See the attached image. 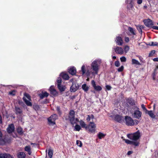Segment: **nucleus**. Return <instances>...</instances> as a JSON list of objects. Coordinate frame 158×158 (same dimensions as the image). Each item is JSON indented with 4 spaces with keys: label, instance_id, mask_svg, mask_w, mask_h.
<instances>
[{
    "label": "nucleus",
    "instance_id": "52",
    "mask_svg": "<svg viewBox=\"0 0 158 158\" xmlns=\"http://www.w3.org/2000/svg\"><path fill=\"white\" fill-rule=\"evenodd\" d=\"M125 41L126 43H128L129 41V38L128 37H125L124 38Z\"/></svg>",
    "mask_w": 158,
    "mask_h": 158
},
{
    "label": "nucleus",
    "instance_id": "57",
    "mask_svg": "<svg viewBox=\"0 0 158 158\" xmlns=\"http://www.w3.org/2000/svg\"><path fill=\"white\" fill-rule=\"evenodd\" d=\"M134 121L135 123V125H136L138 124L139 121L135 119Z\"/></svg>",
    "mask_w": 158,
    "mask_h": 158
},
{
    "label": "nucleus",
    "instance_id": "58",
    "mask_svg": "<svg viewBox=\"0 0 158 158\" xmlns=\"http://www.w3.org/2000/svg\"><path fill=\"white\" fill-rule=\"evenodd\" d=\"M6 158H14V157L13 156H12L10 155V154H8L7 157Z\"/></svg>",
    "mask_w": 158,
    "mask_h": 158
},
{
    "label": "nucleus",
    "instance_id": "41",
    "mask_svg": "<svg viewBox=\"0 0 158 158\" xmlns=\"http://www.w3.org/2000/svg\"><path fill=\"white\" fill-rule=\"evenodd\" d=\"M141 107L143 110L145 112V113L148 110L145 107V106L143 104H142L141 105Z\"/></svg>",
    "mask_w": 158,
    "mask_h": 158
},
{
    "label": "nucleus",
    "instance_id": "32",
    "mask_svg": "<svg viewBox=\"0 0 158 158\" xmlns=\"http://www.w3.org/2000/svg\"><path fill=\"white\" fill-rule=\"evenodd\" d=\"M48 95V94L47 92H45L41 94L40 98H43L44 97H47Z\"/></svg>",
    "mask_w": 158,
    "mask_h": 158
},
{
    "label": "nucleus",
    "instance_id": "38",
    "mask_svg": "<svg viewBox=\"0 0 158 158\" xmlns=\"http://www.w3.org/2000/svg\"><path fill=\"white\" fill-rule=\"evenodd\" d=\"M76 144L78 146L80 147H81L82 146V143L81 141L80 140H77Z\"/></svg>",
    "mask_w": 158,
    "mask_h": 158
},
{
    "label": "nucleus",
    "instance_id": "28",
    "mask_svg": "<svg viewBox=\"0 0 158 158\" xmlns=\"http://www.w3.org/2000/svg\"><path fill=\"white\" fill-rule=\"evenodd\" d=\"M136 28L138 31L141 33H142V29L144 28V26L142 25H139L136 27Z\"/></svg>",
    "mask_w": 158,
    "mask_h": 158
},
{
    "label": "nucleus",
    "instance_id": "14",
    "mask_svg": "<svg viewBox=\"0 0 158 158\" xmlns=\"http://www.w3.org/2000/svg\"><path fill=\"white\" fill-rule=\"evenodd\" d=\"M49 90L51 94L54 96L57 95L58 94L57 92L55 89L54 86H52L50 87Z\"/></svg>",
    "mask_w": 158,
    "mask_h": 158
},
{
    "label": "nucleus",
    "instance_id": "60",
    "mask_svg": "<svg viewBox=\"0 0 158 158\" xmlns=\"http://www.w3.org/2000/svg\"><path fill=\"white\" fill-rule=\"evenodd\" d=\"M26 96L29 100H30V97L29 95L27 94L26 95Z\"/></svg>",
    "mask_w": 158,
    "mask_h": 158
},
{
    "label": "nucleus",
    "instance_id": "37",
    "mask_svg": "<svg viewBox=\"0 0 158 158\" xmlns=\"http://www.w3.org/2000/svg\"><path fill=\"white\" fill-rule=\"evenodd\" d=\"M129 47L127 45H126L124 47V50L125 52L127 53L129 50Z\"/></svg>",
    "mask_w": 158,
    "mask_h": 158
},
{
    "label": "nucleus",
    "instance_id": "2",
    "mask_svg": "<svg viewBox=\"0 0 158 158\" xmlns=\"http://www.w3.org/2000/svg\"><path fill=\"white\" fill-rule=\"evenodd\" d=\"M127 137L132 140L136 141L140 137V133L139 131H138L134 133L127 134Z\"/></svg>",
    "mask_w": 158,
    "mask_h": 158
},
{
    "label": "nucleus",
    "instance_id": "10",
    "mask_svg": "<svg viewBox=\"0 0 158 158\" xmlns=\"http://www.w3.org/2000/svg\"><path fill=\"white\" fill-rule=\"evenodd\" d=\"M143 22L145 25L149 27H151L153 24L152 21L149 19L144 20Z\"/></svg>",
    "mask_w": 158,
    "mask_h": 158
},
{
    "label": "nucleus",
    "instance_id": "50",
    "mask_svg": "<svg viewBox=\"0 0 158 158\" xmlns=\"http://www.w3.org/2000/svg\"><path fill=\"white\" fill-rule=\"evenodd\" d=\"M114 64L116 67H118L120 65V63L118 61H116L114 63Z\"/></svg>",
    "mask_w": 158,
    "mask_h": 158
},
{
    "label": "nucleus",
    "instance_id": "22",
    "mask_svg": "<svg viewBox=\"0 0 158 158\" xmlns=\"http://www.w3.org/2000/svg\"><path fill=\"white\" fill-rule=\"evenodd\" d=\"M58 89L61 92H63L65 89L66 87L64 85H61V84L57 85Z\"/></svg>",
    "mask_w": 158,
    "mask_h": 158
},
{
    "label": "nucleus",
    "instance_id": "62",
    "mask_svg": "<svg viewBox=\"0 0 158 158\" xmlns=\"http://www.w3.org/2000/svg\"><path fill=\"white\" fill-rule=\"evenodd\" d=\"M2 123V117L0 115V124H1Z\"/></svg>",
    "mask_w": 158,
    "mask_h": 158
},
{
    "label": "nucleus",
    "instance_id": "44",
    "mask_svg": "<svg viewBox=\"0 0 158 158\" xmlns=\"http://www.w3.org/2000/svg\"><path fill=\"white\" fill-rule=\"evenodd\" d=\"M158 69V66H157L156 67V68L155 69V70H154V73H153V79L154 80H155V77H154V76L155 75H156V71Z\"/></svg>",
    "mask_w": 158,
    "mask_h": 158
},
{
    "label": "nucleus",
    "instance_id": "55",
    "mask_svg": "<svg viewBox=\"0 0 158 158\" xmlns=\"http://www.w3.org/2000/svg\"><path fill=\"white\" fill-rule=\"evenodd\" d=\"M151 28H153V29L158 30V27L156 26H152Z\"/></svg>",
    "mask_w": 158,
    "mask_h": 158
},
{
    "label": "nucleus",
    "instance_id": "46",
    "mask_svg": "<svg viewBox=\"0 0 158 158\" xmlns=\"http://www.w3.org/2000/svg\"><path fill=\"white\" fill-rule=\"evenodd\" d=\"M155 51L154 50H152L151 52L149 53V56H152L155 53Z\"/></svg>",
    "mask_w": 158,
    "mask_h": 158
},
{
    "label": "nucleus",
    "instance_id": "21",
    "mask_svg": "<svg viewBox=\"0 0 158 158\" xmlns=\"http://www.w3.org/2000/svg\"><path fill=\"white\" fill-rule=\"evenodd\" d=\"M94 118V117L93 115L91 114L90 115H88L86 118V120L87 121L89 122L92 120V122L93 121V120Z\"/></svg>",
    "mask_w": 158,
    "mask_h": 158
},
{
    "label": "nucleus",
    "instance_id": "7",
    "mask_svg": "<svg viewBox=\"0 0 158 158\" xmlns=\"http://www.w3.org/2000/svg\"><path fill=\"white\" fill-rule=\"evenodd\" d=\"M96 128V125L93 122H90L88 126L86 127V128L88 129L89 131L91 133L95 132Z\"/></svg>",
    "mask_w": 158,
    "mask_h": 158
},
{
    "label": "nucleus",
    "instance_id": "54",
    "mask_svg": "<svg viewBox=\"0 0 158 158\" xmlns=\"http://www.w3.org/2000/svg\"><path fill=\"white\" fill-rule=\"evenodd\" d=\"M106 88L108 90H110L111 89V87L110 85H106Z\"/></svg>",
    "mask_w": 158,
    "mask_h": 158
},
{
    "label": "nucleus",
    "instance_id": "63",
    "mask_svg": "<svg viewBox=\"0 0 158 158\" xmlns=\"http://www.w3.org/2000/svg\"><path fill=\"white\" fill-rule=\"evenodd\" d=\"M57 110L59 112L60 111V108L59 107H57Z\"/></svg>",
    "mask_w": 158,
    "mask_h": 158
},
{
    "label": "nucleus",
    "instance_id": "11",
    "mask_svg": "<svg viewBox=\"0 0 158 158\" xmlns=\"http://www.w3.org/2000/svg\"><path fill=\"white\" fill-rule=\"evenodd\" d=\"M91 84L94 89L97 91H100L102 89V88L99 85H96L95 81L94 80L91 81Z\"/></svg>",
    "mask_w": 158,
    "mask_h": 158
},
{
    "label": "nucleus",
    "instance_id": "30",
    "mask_svg": "<svg viewBox=\"0 0 158 158\" xmlns=\"http://www.w3.org/2000/svg\"><path fill=\"white\" fill-rule=\"evenodd\" d=\"M48 151V155L50 158H52L53 155V151L51 149H49Z\"/></svg>",
    "mask_w": 158,
    "mask_h": 158
},
{
    "label": "nucleus",
    "instance_id": "9",
    "mask_svg": "<svg viewBox=\"0 0 158 158\" xmlns=\"http://www.w3.org/2000/svg\"><path fill=\"white\" fill-rule=\"evenodd\" d=\"M15 129V128L14 124H11L9 125L6 129V131L8 133L10 134L14 131Z\"/></svg>",
    "mask_w": 158,
    "mask_h": 158
},
{
    "label": "nucleus",
    "instance_id": "16",
    "mask_svg": "<svg viewBox=\"0 0 158 158\" xmlns=\"http://www.w3.org/2000/svg\"><path fill=\"white\" fill-rule=\"evenodd\" d=\"M69 72L72 75H75L76 73V70L75 68L73 67H71L68 69Z\"/></svg>",
    "mask_w": 158,
    "mask_h": 158
},
{
    "label": "nucleus",
    "instance_id": "42",
    "mask_svg": "<svg viewBox=\"0 0 158 158\" xmlns=\"http://www.w3.org/2000/svg\"><path fill=\"white\" fill-rule=\"evenodd\" d=\"M56 81L57 83V85H59V84L60 85L61 82V78L60 77H58Z\"/></svg>",
    "mask_w": 158,
    "mask_h": 158
},
{
    "label": "nucleus",
    "instance_id": "34",
    "mask_svg": "<svg viewBox=\"0 0 158 158\" xmlns=\"http://www.w3.org/2000/svg\"><path fill=\"white\" fill-rule=\"evenodd\" d=\"M127 8L129 10H131L133 8V6L132 3L127 4Z\"/></svg>",
    "mask_w": 158,
    "mask_h": 158
},
{
    "label": "nucleus",
    "instance_id": "3",
    "mask_svg": "<svg viewBox=\"0 0 158 158\" xmlns=\"http://www.w3.org/2000/svg\"><path fill=\"white\" fill-rule=\"evenodd\" d=\"M75 112L73 110H70L69 114V115L68 119L71 123L73 125L74 124L76 123V121H78V120L77 118H76L75 119Z\"/></svg>",
    "mask_w": 158,
    "mask_h": 158
},
{
    "label": "nucleus",
    "instance_id": "29",
    "mask_svg": "<svg viewBox=\"0 0 158 158\" xmlns=\"http://www.w3.org/2000/svg\"><path fill=\"white\" fill-rule=\"evenodd\" d=\"M82 87L83 90L85 92H87L88 90L89 87L85 84L83 85Z\"/></svg>",
    "mask_w": 158,
    "mask_h": 158
},
{
    "label": "nucleus",
    "instance_id": "53",
    "mask_svg": "<svg viewBox=\"0 0 158 158\" xmlns=\"http://www.w3.org/2000/svg\"><path fill=\"white\" fill-rule=\"evenodd\" d=\"M143 2L142 0H137V3L138 4H141Z\"/></svg>",
    "mask_w": 158,
    "mask_h": 158
},
{
    "label": "nucleus",
    "instance_id": "40",
    "mask_svg": "<svg viewBox=\"0 0 158 158\" xmlns=\"http://www.w3.org/2000/svg\"><path fill=\"white\" fill-rule=\"evenodd\" d=\"M149 45L150 46H156L158 45V43L156 42H152L151 43H150L149 44Z\"/></svg>",
    "mask_w": 158,
    "mask_h": 158
},
{
    "label": "nucleus",
    "instance_id": "31",
    "mask_svg": "<svg viewBox=\"0 0 158 158\" xmlns=\"http://www.w3.org/2000/svg\"><path fill=\"white\" fill-rule=\"evenodd\" d=\"M105 135L104 134L101 132H99L98 135V136L99 139H102V138H103Z\"/></svg>",
    "mask_w": 158,
    "mask_h": 158
},
{
    "label": "nucleus",
    "instance_id": "4",
    "mask_svg": "<svg viewBox=\"0 0 158 158\" xmlns=\"http://www.w3.org/2000/svg\"><path fill=\"white\" fill-rule=\"evenodd\" d=\"M126 124L128 126H133L135 125V123L133 119L130 117L126 116L125 118Z\"/></svg>",
    "mask_w": 158,
    "mask_h": 158
},
{
    "label": "nucleus",
    "instance_id": "20",
    "mask_svg": "<svg viewBox=\"0 0 158 158\" xmlns=\"http://www.w3.org/2000/svg\"><path fill=\"white\" fill-rule=\"evenodd\" d=\"M17 157L18 158H25L26 155L23 152H19L18 154Z\"/></svg>",
    "mask_w": 158,
    "mask_h": 158
},
{
    "label": "nucleus",
    "instance_id": "43",
    "mask_svg": "<svg viewBox=\"0 0 158 158\" xmlns=\"http://www.w3.org/2000/svg\"><path fill=\"white\" fill-rule=\"evenodd\" d=\"M120 60L122 62H125L126 61V58L125 56H122L120 58Z\"/></svg>",
    "mask_w": 158,
    "mask_h": 158
},
{
    "label": "nucleus",
    "instance_id": "45",
    "mask_svg": "<svg viewBox=\"0 0 158 158\" xmlns=\"http://www.w3.org/2000/svg\"><path fill=\"white\" fill-rule=\"evenodd\" d=\"M33 107L34 109L36 110H38L40 108L39 106L37 105H34Z\"/></svg>",
    "mask_w": 158,
    "mask_h": 158
},
{
    "label": "nucleus",
    "instance_id": "25",
    "mask_svg": "<svg viewBox=\"0 0 158 158\" xmlns=\"http://www.w3.org/2000/svg\"><path fill=\"white\" fill-rule=\"evenodd\" d=\"M132 64H135L137 65H141V64L138 60L134 59H132Z\"/></svg>",
    "mask_w": 158,
    "mask_h": 158
},
{
    "label": "nucleus",
    "instance_id": "13",
    "mask_svg": "<svg viewBox=\"0 0 158 158\" xmlns=\"http://www.w3.org/2000/svg\"><path fill=\"white\" fill-rule=\"evenodd\" d=\"M115 52L119 54H122L124 53V50L122 48L118 46L114 48Z\"/></svg>",
    "mask_w": 158,
    "mask_h": 158
},
{
    "label": "nucleus",
    "instance_id": "47",
    "mask_svg": "<svg viewBox=\"0 0 158 158\" xmlns=\"http://www.w3.org/2000/svg\"><path fill=\"white\" fill-rule=\"evenodd\" d=\"M125 142L128 144H132V141H130L128 139H125Z\"/></svg>",
    "mask_w": 158,
    "mask_h": 158
},
{
    "label": "nucleus",
    "instance_id": "15",
    "mask_svg": "<svg viewBox=\"0 0 158 158\" xmlns=\"http://www.w3.org/2000/svg\"><path fill=\"white\" fill-rule=\"evenodd\" d=\"M113 118L115 120L121 123L122 122L123 118L120 115H116L113 116Z\"/></svg>",
    "mask_w": 158,
    "mask_h": 158
},
{
    "label": "nucleus",
    "instance_id": "49",
    "mask_svg": "<svg viewBox=\"0 0 158 158\" xmlns=\"http://www.w3.org/2000/svg\"><path fill=\"white\" fill-rule=\"evenodd\" d=\"M123 69H124L123 66H121L118 69V71L119 72H122V71H123Z\"/></svg>",
    "mask_w": 158,
    "mask_h": 158
},
{
    "label": "nucleus",
    "instance_id": "24",
    "mask_svg": "<svg viewBox=\"0 0 158 158\" xmlns=\"http://www.w3.org/2000/svg\"><path fill=\"white\" fill-rule=\"evenodd\" d=\"M23 99L24 102H25L26 104L29 106H32L31 103L29 101L30 100H27L25 98L23 97Z\"/></svg>",
    "mask_w": 158,
    "mask_h": 158
},
{
    "label": "nucleus",
    "instance_id": "5",
    "mask_svg": "<svg viewBox=\"0 0 158 158\" xmlns=\"http://www.w3.org/2000/svg\"><path fill=\"white\" fill-rule=\"evenodd\" d=\"M57 118V116L56 114L52 115L48 118L49 124L50 125H54L55 124V120Z\"/></svg>",
    "mask_w": 158,
    "mask_h": 158
},
{
    "label": "nucleus",
    "instance_id": "36",
    "mask_svg": "<svg viewBox=\"0 0 158 158\" xmlns=\"http://www.w3.org/2000/svg\"><path fill=\"white\" fill-rule=\"evenodd\" d=\"M80 124L81 125L82 127L83 128H85L86 127V124L85 123V122L82 120H81L80 122Z\"/></svg>",
    "mask_w": 158,
    "mask_h": 158
},
{
    "label": "nucleus",
    "instance_id": "64",
    "mask_svg": "<svg viewBox=\"0 0 158 158\" xmlns=\"http://www.w3.org/2000/svg\"><path fill=\"white\" fill-rule=\"evenodd\" d=\"M155 106H156V104H154L153 105V110H154L155 108Z\"/></svg>",
    "mask_w": 158,
    "mask_h": 158
},
{
    "label": "nucleus",
    "instance_id": "23",
    "mask_svg": "<svg viewBox=\"0 0 158 158\" xmlns=\"http://www.w3.org/2000/svg\"><path fill=\"white\" fill-rule=\"evenodd\" d=\"M24 150L25 151L27 152L28 154L29 155H31V147L30 146H27L25 147L24 148Z\"/></svg>",
    "mask_w": 158,
    "mask_h": 158
},
{
    "label": "nucleus",
    "instance_id": "56",
    "mask_svg": "<svg viewBox=\"0 0 158 158\" xmlns=\"http://www.w3.org/2000/svg\"><path fill=\"white\" fill-rule=\"evenodd\" d=\"M127 4H130L132 3V0H126Z\"/></svg>",
    "mask_w": 158,
    "mask_h": 158
},
{
    "label": "nucleus",
    "instance_id": "1",
    "mask_svg": "<svg viewBox=\"0 0 158 158\" xmlns=\"http://www.w3.org/2000/svg\"><path fill=\"white\" fill-rule=\"evenodd\" d=\"M101 63L100 59H96L91 63L90 65L87 66L86 68L85 65H83L81 68V71L82 74L86 73L87 75H89L90 74L93 75L97 74L99 70V68Z\"/></svg>",
    "mask_w": 158,
    "mask_h": 158
},
{
    "label": "nucleus",
    "instance_id": "33",
    "mask_svg": "<svg viewBox=\"0 0 158 158\" xmlns=\"http://www.w3.org/2000/svg\"><path fill=\"white\" fill-rule=\"evenodd\" d=\"M8 154L0 153V158H6Z\"/></svg>",
    "mask_w": 158,
    "mask_h": 158
},
{
    "label": "nucleus",
    "instance_id": "19",
    "mask_svg": "<svg viewBox=\"0 0 158 158\" xmlns=\"http://www.w3.org/2000/svg\"><path fill=\"white\" fill-rule=\"evenodd\" d=\"M15 113L17 114H21L22 113V109L19 107L15 106Z\"/></svg>",
    "mask_w": 158,
    "mask_h": 158
},
{
    "label": "nucleus",
    "instance_id": "39",
    "mask_svg": "<svg viewBox=\"0 0 158 158\" xmlns=\"http://www.w3.org/2000/svg\"><path fill=\"white\" fill-rule=\"evenodd\" d=\"M75 128L76 131H79L81 129V127L80 126L78 125H76L75 126Z\"/></svg>",
    "mask_w": 158,
    "mask_h": 158
},
{
    "label": "nucleus",
    "instance_id": "17",
    "mask_svg": "<svg viewBox=\"0 0 158 158\" xmlns=\"http://www.w3.org/2000/svg\"><path fill=\"white\" fill-rule=\"evenodd\" d=\"M60 76L65 80H68L69 78L68 75L66 73H62L60 74Z\"/></svg>",
    "mask_w": 158,
    "mask_h": 158
},
{
    "label": "nucleus",
    "instance_id": "8",
    "mask_svg": "<svg viewBox=\"0 0 158 158\" xmlns=\"http://www.w3.org/2000/svg\"><path fill=\"white\" fill-rule=\"evenodd\" d=\"M79 86L78 84L75 82H73L70 88V91L72 92H75L78 89Z\"/></svg>",
    "mask_w": 158,
    "mask_h": 158
},
{
    "label": "nucleus",
    "instance_id": "51",
    "mask_svg": "<svg viewBox=\"0 0 158 158\" xmlns=\"http://www.w3.org/2000/svg\"><path fill=\"white\" fill-rule=\"evenodd\" d=\"M9 94L12 95H15V90H13L9 93Z\"/></svg>",
    "mask_w": 158,
    "mask_h": 158
},
{
    "label": "nucleus",
    "instance_id": "27",
    "mask_svg": "<svg viewBox=\"0 0 158 158\" xmlns=\"http://www.w3.org/2000/svg\"><path fill=\"white\" fill-rule=\"evenodd\" d=\"M128 30L130 31L132 35H135L136 34V32L135 30L134 29L132 28L131 27H129Z\"/></svg>",
    "mask_w": 158,
    "mask_h": 158
},
{
    "label": "nucleus",
    "instance_id": "18",
    "mask_svg": "<svg viewBox=\"0 0 158 158\" xmlns=\"http://www.w3.org/2000/svg\"><path fill=\"white\" fill-rule=\"evenodd\" d=\"M145 113L148 114L152 118H155V115L154 114L152 111V110H148Z\"/></svg>",
    "mask_w": 158,
    "mask_h": 158
},
{
    "label": "nucleus",
    "instance_id": "35",
    "mask_svg": "<svg viewBox=\"0 0 158 158\" xmlns=\"http://www.w3.org/2000/svg\"><path fill=\"white\" fill-rule=\"evenodd\" d=\"M17 131L18 133L20 135L23 134V129L21 127H18L17 129Z\"/></svg>",
    "mask_w": 158,
    "mask_h": 158
},
{
    "label": "nucleus",
    "instance_id": "12",
    "mask_svg": "<svg viewBox=\"0 0 158 158\" xmlns=\"http://www.w3.org/2000/svg\"><path fill=\"white\" fill-rule=\"evenodd\" d=\"M115 41L116 44L119 46L122 45L123 43V41L121 37H117L115 39Z\"/></svg>",
    "mask_w": 158,
    "mask_h": 158
},
{
    "label": "nucleus",
    "instance_id": "61",
    "mask_svg": "<svg viewBox=\"0 0 158 158\" xmlns=\"http://www.w3.org/2000/svg\"><path fill=\"white\" fill-rule=\"evenodd\" d=\"M132 152L131 151H129L127 152V154L128 155H129L132 154Z\"/></svg>",
    "mask_w": 158,
    "mask_h": 158
},
{
    "label": "nucleus",
    "instance_id": "6",
    "mask_svg": "<svg viewBox=\"0 0 158 158\" xmlns=\"http://www.w3.org/2000/svg\"><path fill=\"white\" fill-rule=\"evenodd\" d=\"M137 109L135 110L132 114V116L135 118L139 119L141 116L142 112L139 110L138 107H136Z\"/></svg>",
    "mask_w": 158,
    "mask_h": 158
},
{
    "label": "nucleus",
    "instance_id": "26",
    "mask_svg": "<svg viewBox=\"0 0 158 158\" xmlns=\"http://www.w3.org/2000/svg\"><path fill=\"white\" fill-rule=\"evenodd\" d=\"M127 102L131 105H134L135 104V102L133 101V100L131 98H129L127 100Z\"/></svg>",
    "mask_w": 158,
    "mask_h": 158
},
{
    "label": "nucleus",
    "instance_id": "59",
    "mask_svg": "<svg viewBox=\"0 0 158 158\" xmlns=\"http://www.w3.org/2000/svg\"><path fill=\"white\" fill-rule=\"evenodd\" d=\"M153 60L154 61H158V58H155L153 59Z\"/></svg>",
    "mask_w": 158,
    "mask_h": 158
},
{
    "label": "nucleus",
    "instance_id": "48",
    "mask_svg": "<svg viewBox=\"0 0 158 158\" xmlns=\"http://www.w3.org/2000/svg\"><path fill=\"white\" fill-rule=\"evenodd\" d=\"M132 144L134 145H135V146H137L139 145V143L137 141L136 142H134V141H132Z\"/></svg>",
    "mask_w": 158,
    "mask_h": 158
}]
</instances>
